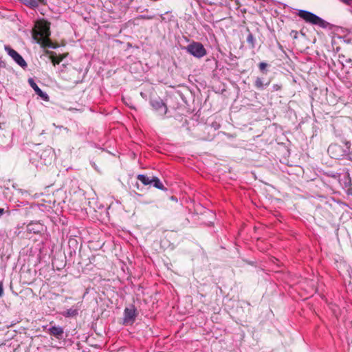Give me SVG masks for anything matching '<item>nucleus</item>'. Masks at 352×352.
<instances>
[{
	"mask_svg": "<svg viewBox=\"0 0 352 352\" xmlns=\"http://www.w3.org/2000/svg\"><path fill=\"white\" fill-rule=\"evenodd\" d=\"M347 193L348 195H350L351 194L352 195V188H351L350 187H349L348 190H347Z\"/></svg>",
	"mask_w": 352,
	"mask_h": 352,
	"instance_id": "obj_25",
	"label": "nucleus"
},
{
	"mask_svg": "<svg viewBox=\"0 0 352 352\" xmlns=\"http://www.w3.org/2000/svg\"><path fill=\"white\" fill-rule=\"evenodd\" d=\"M282 88V86L280 85H278V84H274L272 86V91H279Z\"/></svg>",
	"mask_w": 352,
	"mask_h": 352,
	"instance_id": "obj_21",
	"label": "nucleus"
},
{
	"mask_svg": "<svg viewBox=\"0 0 352 352\" xmlns=\"http://www.w3.org/2000/svg\"><path fill=\"white\" fill-rule=\"evenodd\" d=\"M4 49L9 56L21 67L25 68L27 67V63L23 58L14 50L9 45H5Z\"/></svg>",
	"mask_w": 352,
	"mask_h": 352,
	"instance_id": "obj_5",
	"label": "nucleus"
},
{
	"mask_svg": "<svg viewBox=\"0 0 352 352\" xmlns=\"http://www.w3.org/2000/svg\"><path fill=\"white\" fill-rule=\"evenodd\" d=\"M151 184L156 188L166 190L167 189L164 186L163 184L161 182L160 179L157 177H152V183Z\"/></svg>",
	"mask_w": 352,
	"mask_h": 352,
	"instance_id": "obj_13",
	"label": "nucleus"
},
{
	"mask_svg": "<svg viewBox=\"0 0 352 352\" xmlns=\"http://www.w3.org/2000/svg\"><path fill=\"white\" fill-rule=\"evenodd\" d=\"M6 63L0 59V67H5Z\"/></svg>",
	"mask_w": 352,
	"mask_h": 352,
	"instance_id": "obj_24",
	"label": "nucleus"
},
{
	"mask_svg": "<svg viewBox=\"0 0 352 352\" xmlns=\"http://www.w3.org/2000/svg\"><path fill=\"white\" fill-rule=\"evenodd\" d=\"M26 228L29 233L38 234L43 230V225L39 222L32 221L27 226Z\"/></svg>",
	"mask_w": 352,
	"mask_h": 352,
	"instance_id": "obj_8",
	"label": "nucleus"
},
{
	"mask_svg": "<svg viewBox=\"0 0 352 352\" xmlns=\"http://www.w3.org/2000/svg\"><path fill=\"white\" fill-rule=\"evenodd\" d=\"M39 1H40V2H41V3H43V2H44V0H38V3Z\"/></svg>",
	"mask_w": 352,
	"mask_h": 352,
	"instance_id": "obj_28",
	"label": "nucleus"
},
{
	"mask_svg": "<svg viewBox=\"0 0 352 352\" xmlns=\"http://www.w3.org/2000/svg\"><path fill=\"white\" fill-rule=\"evenodd\" d=\"M298 15L307 23L317 25L322 28H327L330 26L329 22L309 11L300 10H298Z\"/></svg>",
	"mask_w": 352,
	"mask_h": 352,
	"instance_id": "obj_2",
	"label": "nucleus"
},
{
	"mask_svg": "<svg viewBox=\"0 0 352 352\" xmlns=\"http://www.w3.org/2000/svg\"><path fill=\"white\" fill-rule=\"evenodd\" d=\"M350 12L352 14V10H350Z\"/></svg>",
	"mask_w": 352,
	"mask_h": 352,
	"instance_id": "obj_29",
	"label": "nucleus"
},
{
	"mask_svg": "<svg viewBox=\"0 0 352 352\" xmlns=\"http://www.w3.org/2000/svg\"><path fill=\"white\" fill-rule=\"evenodd\" d=\"M340 1L347 6L352 5V0H340Z\"/></svg>",
	"mask_w": 352,
	"mask_h": 352,
	"instance_id": "obj_23",
	"label": "nucleus"
},
{
	"mask_svg": "<svg viewBox=\"0 0 352 352\" xmlns=\"http://www.w3.org/2000/svg\"><path fill=\"white\" fill-rule=\"evenodd\" d=\"M38 34L41 36V38L37 42L41 44L43 47H51L52 44L49 39V36L50 34L49 28L47 27H43L39 31Z\"/></svg>",
	"mask_w": 352,
	"mask_h": 352,
	"instance_id": "obj_6",
	"label": "nucleus"
},
{
	"mask_svg": "<svg viewBox=\"0 0 352 352\" xmlns=\"http://www.w3.org/2000/svg\"><path fill=\"white\" fill-rule=\"evenodd\" d=\"M78 307H72L62 312L61 314L66 318L75 317L78 315Z\"/></svg>",
	"mask_w": 352,
	"mask_h": 352,
	"instance_id": "obj_11",
	"label": "nucleus"
},
{
	"mask_svg": "<svg viewBox=\"0 0 352 352\" xmlns=\"http://www.w3.org/2000/svg\"><path fill=\"white\" fill-rule=\"evenodd\" d=\"M47 153H48V155H50L51 154L52 156H51V157H50V159L49 160H47L46 159H44V161H43L44 164H47V162H50V160L52 158L53 154H52V151L51 148L47 149V150L44 151L43 154L41 155V157L42 158L43 154H47Z\"/></svg>",
	"mask_w": 352,
	"mask_h": 352,
	"instance_id": "obj_19",
	"label": "nucleus"
},
{
	"mask_svg": "<svg viewBox=\"0 0 352 352\" xmlns=\"http://www.w3.org/2000/svg\"><path fill=\"white\" fill-rule=\"evenodd\" d=\"M270 81H267L265 83L262 78L257 77L254 82V86L256 89L259 90H263L265 87H267L270 85Z\"/></svg>",
	"mask_w": 352,
	"mask_h": 352,
	"instance_id": "obj_12",
	"label": "nucleus"
},
{
	"mask_svg": "<svg viewBox=\"0 0 352 352\" xmlns=\"http://www.w3.org/2000/svg\"><path fill=\"white\" fill-rule=\"evenodd\" d=\"M48 333L57 339H62L63 338L64 329L59 326H52L49 328Z\"/></svg>",
	"mask_w": 352,
	"mask_h": 352,
	"instance_id": "obj_9",
	"label": "nucleus"
},
{
	"mask_svg": "<svg viewBox=\"0 0 352 352\" xmlns=\"http://www.w3.org/2000/svg\"><path fill=\"white\" fill-rule=\"evenodd\" d=\"M28 82L31 87L34 90L35 93L42 98L44 100H47L48 98V96L46 93L43 92L36 85L34 80L32 78H30L28 80Z\"/></svg>",
	"mask_w": 352,
	"mask_h": 352,
	"instance_id": "obj_10",
	"label": "nucleus"
},
{
	"mask_svg": "<svg viewBox=\"0 0 352 352\" xmlns=\"http://www.w3.org/2000/svg\"><path fill=\"white\" fill-rule=\"evenodd\" d=\"M189 54L197 58H201L207 54V51L201 43L193 41L184 47Z\"/></svg>",
	"mask_w": 352,
	"mask_h": 352,
	"instance_id": "obj_3",
	"label": "nucleus"
},
{
	"mask_svg": "<svg viewBox=\"0 0 352 352\" xmlns=\"http://www.w3.org/2000/svg\"><path fill=\"white\" fill-rule=\"evenodd\" d=\"M247 42L250 45L252 48L255 47L256 40L252 33H249L247 36Z\"/></svg>",
	"mask_w": 352,
	"mask_h": 352,
	"instance_id": "obj_15",
	"label": "nucleus"
},
{
	"mask_svg": "<svg viewBox=\"0 0 352 352\" xmlns=\"http://www.w3.org/2000/svg\"><path fill=\"white\" fill-rule=\"evenodd\" d=\"M3 295V281H0V298Z\"/></svg>",
	"mask_w": 352,
	"mask_h": 352,
	"instance_id": "obj_22",
	"label": "nucleus"
},
{
	"mask_svg": "<svg viewBox=\"0 0 352 352\" xmlns=\"http://www.w3.org/2000/svg\"><path fill=\"white\" fill-rule=\"evenodd\" d=\"M170 199H171V200H173V201H177V199L175 197H174V196H172V197H170Z\"/></svg>",
	"mask_w": 352,
	"mask_h": 352,
	"instance_id": "obj_26",
	"label": "nucleus"
},
{
	"mask_svg": "<svg viewBox=\"0 0 352 352\" xmlns=\"http://www.w3.org/2000/svg\"><path fill=\"white\" fill-rule=\"evenodd\" d=\"M350 146L351 144L349 142H346L343 146L332 144L329 146L327 151L331 157L336 160H341L349 157Z\"/></svg>",
	"mask_w": 352,
	"mask_h": 352,
	"instance_id": "obj_1",
	"label": "nucleus"
},
{
	"mask_svg": "<svg viewBox=\"0 0 352 352\" xmlns=\"http://www.w3.org/2000/svg\"><path fill=\"white\" fill-rule=\"evenodd\" d=\"M137 179L145 186L151 184L152 183V177H148L145 175L140 174L137 176Z\"/></svg>",
	"mask_w": 352,
	"mask_h": 352,
	"instance_id": "obj_14",
	"label": "nucleus"
},
{
	"mask_svg": "<svg viewBox=\"0 0 352 352\" xmlns=\"http://www.w3.org/2000/svg\"><path fill=\"white\" fill-rule=\"evenodd\" d=\"M268 65L266 63L261 62L258 64V68L263 74H266L265 69L267 67Z\"/></svg>",
	"mask_w": 352,
	"mask_h": 352,
	"instance_id": "obj_20",
	"label": "nucleus"
},
{
	"mask_svg": "<svg viewBox=\"0 0 352 352\" xmlns=\"http://www.w3.org/2000/svg\"><path fill=\"white\" fill-rule=\"evenodd\" d=\"M26 4L32 8H35L38 6V0H27Z\"/></svg>",
	"mask_w": 352,
	"mask_h": 352,
	"instance_id": "obj_17",
	"label": "nucleus"
},
{
	"mask_svg": "<svg viewBox=\"0 0 352 352\" xmlns=\"http://www.w3.org/2000/svg\"><path fill=\"white\" fill-rule=\"evenodd\" d=\"M150 103L153 108L158 111L160 115L164 116L166 113L167 107L162 100L160 98L157 100H151Z\"/></svg>",
	"mask_w": 352,
	"mask_h": 352,
	"instance_id": "obj_7",
	"label": "nucleus"
},
{
	"mask_svg": "<svg viewBox=\"0 0 352 352\" xmlns=\"http://www.w3.org/2000/svg\"><path fill=\"white\" fill-rule=\"evenodd\" d=\"M4 213V209L0 208V216L2 215Z\"/></svg>",
	"mask_w": 352,
	"mask_h": 352,
	"instance_id": "obj_27",
	"label": "nucleus"
},
{
	"mask_svg": "<svg viewBox=\"0 0 352 352\" xmlns=\"http://www.w3.org/2000/svg\"><path fill=\"white\" fill-rule=\"evenodd\" d=\"M50 58L54 65L59 64L62 60L61 58L57 57L55 55H52Z\"/></svg>",
	"mask_w": 352,
	"mask_h": 352,
	"instance_id": "obj_18",
	"label": "nucleus"
},
{
	"mask_svg": "<svg viewBox=\"0 0 352 352\" xmlns=\"http://www.w3.org/2000/svg\"><path fill=\"white\" fill-rule=\"evenodd\" d=\"M343 181V185L344 187H350L351 185V179L349 176V174H346L344 176V178L342 179Z\"/></svg>",
	"mask_w": 352,
	"mask_h": 352,
	"instance_id": "obj_16",
	"label": "nucleus"
},
{
	"mask_svg": "<svg viewBox=\"0 0 352 352\" xmlns=\"http://www.w3.org/2000/svg\"><path fill=\"white\" fill-rule=\"evenodd\" d=\"M137 317L136 309L134 305H131L129 307H126L124 310V324H132L135 320Z\"/></svg>",
	"mask_w": 352,
	"mask_h": 352,
	"instance_id": "obj_4",
	"label": "nucleus"
}]
</instances>
